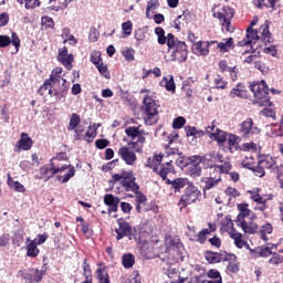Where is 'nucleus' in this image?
<instances>
[{"mask_svg": "<svg viewBox=\"0 0 283 283\" xmlns=\"http://www.w3.org/2000/svg\"><path fill=\"white\" fill-rule=\"evenodd\" d=\"M270 264H273L274 266H279V264L283 263V255L274 253L272 258L269 260Z\"/></svg>", "mask_w": 283, "mask_h": 283, "instance_id": "52", "label": "nucleus"}, {"mask_svg": "<svg viewBox=\"0 0 283 283\" xmlns=\"http://www.w3.org/2000/svg\"><path fill=\"white\" fill-rule=\"evenodd\" d=\"M96 67L99 74H102V76H104L105 78H111L109 71L107 70V65L101 63V64H97Z\"/></svg>", "mask_w": 283, "mask_h": 283, "instance_id": "55", "label": "nucleus"}, {"mask_svg": "<svg viewBox=\"0 0 283 283\" xmlns=\"http://www.w3.org/2000/svg\"><path fill=\"white\" fill-rule=\"evenodd\" d=\"M218 41H198L192 45L193 54L197 56H208L209 48L216 45Z\"/></svg>", "mask_w": 283, "mask_h": 283, "instance_id": "17", "label": "nucleus"}, {"mask_svg": "<svg viewBox=\"0 0 283 283\" xmlns=\"http://www.w3.org/2000/svg\"><path fill=\"white\" fill-rule=\"evenodd\" d=\"M126 136L132 139L128 143V147L124 146L119 148L118 156L126 163V165L134 167L138 160L137 154H142L143 147H145V130H140L138 127H127L125 129ZM134 149L136 153H134Z\"/></svg>", "mask_w": 283, "mask_h": 283, "instance_id": "1", "label": "nucleus"}, {"mask_svg": "<svg viewBox=\"0 0 283 283\" xmlns=\"http://www.w3.org/2000/svg\"><path fill=\"white\" fill-rule=\"evenodd\" d=\"M206 175L208 177H202L200 180L202 191H211V189L218 187V184L222 182V178L219 175H213V172Z\"/></svg>", "mask_w": 283, "mask_h": 283, "instance_id": "16", "label": "nucleus"}, {"mask_svg": "<svg viewBox=\"0 0 283 283\" xmlns=\"http://www.w3.org/2000/svg\"><path fill=\"white\" fill-rule=\"evenodd\" d=\"M158 8H160V2L158 0L148 1L147 7H146V17H147V19H151V15H149V12H151L154 10H158Z\"/></svg>", "mask_w": 283, "mask_h": 283, "instance_id": "44", "label": "nucleus"}, {"mask_svg": "<svg viewBox=\"0 0 283 283\" xmlns=\"http://www.w3.org/2000/svg\"><path fill=\"white\" fill-rule=\"evenodd\" d=\"M118 227L115 228V233H117V240H123V238L132 235V227H129V223L125 222L123 219L117 220Z\"/></svg>", "mask_w": 283, "mask_h": 283, "instance_id": "18", "label": "nucleus"}, {"mask_svg": "<svg viewBox=\"0 0 283 283\" xmlns=\"http://www.w3.org/2000/svg\"><path fill=\"white\" fill-rule=\"evenodd\" d=\"M251 195V200L253 202H256V206L254 207L255 211H264L266 209V202H269V199H264V197L260 196L258 192L249 191Z\"/></svg>", "mask_w": 283, "mask_h": 283, "instance_id": "26", "label": "nucleus"}, {"mask_svg": "<svg viewBox=\"0 0 283 283\" xmlns=\"http://www.w3.org/2000/svg\"><path fill=\"white\" fill-rule=\"evenodd\" d=\"M226 262H229L227 269L228 271H230L231 273H238V271H240V266L237 264L238 262V256H235V259L233 261L231 260H226Z\"/></svg>", "mask_w": 283, "mask_h": 283, "instance_id": "48", "label": "nucleus"}, {"mask_svg": "<svg viewBox=\"0 0 283 283\" xmlns=\"http://www.w3.org/2000/svg\"><path fill=\"white\" fill-rule=\"evenodd\" d=\"M142 112L144 114V120L146 125H155L158 116V106L154 98L146 96L143 101Z\"/></svg>", "mask_w": 283, "mask_h": 283, "instance_id": "9", "label": "nucleus"}, {"mask_svg": "<svg viewBox=\"0 0 283 283\" xmlns=\"http://www.w3.org/2000/svg\"><path fill=\"white\" fill-rule=\"evenodd\" d=\"M61 63H63V65H65V67H70L72 66V61H74V55L69 54L62 59H60Z\"/></svg>", "mask_w": 283, "mask_h": 283, "instance_id": "60", "label": "nucleus"}, {"mask_svg": "<svg viewBox=\"0 0 283 283\" xmlns=\"http://www.w3.org/2000/svg\"><path fill=\"white\" fill-rule=\"evenodd\" d=\"M171 163H172V160L167 161L163 165L159 164V167L155 171V174H158V176H160V178L163 180H165L166 182H167V180H169V178H167V175L168 174H174V171H175L174 165Z\"/></svg>", "mask_w": 283, "mask_h": 283, "instance_id": "22", "label": "nucleus"}, {"mask_svg": "<svg viewBox=\"0 0 283 283\" xmlns=\"http://www.w3.org/2000/svg\"><path fill=\"white\" fill-rule=\"evenodd\" d=\"M102 61H103V59H101V52L93 51L91 53V63H93V65H95V67L101 65V63H103Z\"/></svg>", "mask_w": 283, "mask_h": 283, "instance_id": "47", "label": "nucleus"}, {"mask_svg": "<svg viewBox=\"0 0 283 283\" xmlns=\"http://www.w3.org/2000/svg\"><path fill=\"white\" fill-rule=\"evenodd\" d=\"M51 78L53 81V93L52 96H55L56 101H63L67 96V80L63 78V69L56 67L51 72Z\"/></svg>", "mask_w": 283, "mask_h": 283, "instance_id": "6", "label": "nucleus"}, {"mask_svg": "<svg viewBox=\"0 0 283 283\" xmlns=\"http://www.w3.org/2000/svg\"><path fill=\"white\" fill-rule=\"evenodd\" d=\"M165 151H166L167 156H176V154H178L180 156V153H179L178 148L171 147L170 144H168L165 147Z\"/></svg>", "mask_w": 283, "mask_h": 283, "instance_id": "61", "label": "nucleus"}, {"mask_svg": "<svg viewBox=\"0 0 283 283\" xmlns=\"http://www.w3.org/2000/svg\"><path fill=\"white\" fill-rule=\"evenodd\" d=\"M134 54H136L134 49H127L123 51V56L126 59V61H134Z\"/></svg>", "mask_w": 283, "mask_h": 283, "instance_id": "62", "label": "nucleus"}, {"mask_svg": "<svg viewBox=\"0 0 283 283\" xmlns=\"http://www.w3.org/2000/svg\"><path fill=\"white\" fill-rule=\"evenodd\" d=\"M41 6L40 0H27V3L24 4V8L27 10H34V8H39Z\"/></svg>", "mask_w": 283, "mask_h": 283, "instance_id": "57", "label": "nucleus"}, {"mask_svg": "<svg viewBox=\"0 0 283 283\" xmlns=\"http://www.w3.org/2000/svg\"><path fill=\"white\" fill-rule=\"evenodd\" d=\"M122 264L124 269H132L134 264H136V259L134 258V254L126 253L122 256Z\"/></svg>", "mask_w": 283, "mask_h": 283, "instance_id": "38", "label": "nucleus"}, {"mask_svg": "<svg viewBox=\"0 0 283 283\" xmlns=\"http://www.w3.org/2000/svg\"><path fill=\"white\" fill-rule=\"evenodd\" d=\"M81 125V116L76 113H73L69 123V132H73V129L77 128Z\"/></svg>", "mask_w": 283, "mask_h": 283, "instance_id": "41", "label": "nucleus"}, {"mask_svg": "<svg viewBox=\"0 0 283 283\" xmlns=\"http://www.w3.org/2000/svg\"><path fill=\"white\" fill-rule=\"evenodd\" d=\"M262 130L255 126L252 118H247L240 125V134L242 138H253V136H258Z\"/></svg>", "mask_w": 283, "mask_h": 283, "instance_id": "13", "label": "nucleus"}, {"mask_svg": "<svg viewBox=\"0 0 283 283\" xmlns=\"http://www.w3.org/2000/svg\"><path fill=\"white\" fill-rule=\"evenodd\" d=\"M155 34L157 35V41L159 45H165V43H167V41L169 40V34L165 36V29H163L161 27H157L155 29Z\"/></svg>", "mask_w": 283, "mask_h": 283, "instance_id": "40", "label": "nucleus"}, {"mask_svg": "<svg viewBox=\"0 0 283 283\" xmlns=\"http://www.w3.org/2000/svg\"><path fill=\"white\" fill-rule=\"evenodd\" d=\"M168 52H170V61H178V63H185L187 56H189V51L187 50V44L174 35V33H168Z\"/></svg>", "mask_w": 283, "mask_h": 283, "instance_id": "5", "label": "nucleus"}, {"mask_svg": "<svg viewBox=\"0 0 283 283\" xmlns=\"http://www.w3.org/2000/svg\"><path fill=\"white\" fill-rule=\"evenodd\" d=\"M136 41H145V31L143 29H137L134 33Z\"/></svg>", "mask_w": 283, "mask_h": 283, "instance_id": "64", "label": "nucleus"}, {"mask_svg": "<svg viewBox=\"0 0 283 283\" xmlns=\"http://www.w3.org/2000/svg\"><path fill=\"white\" fill-rule=\"evenodd\" d=\"M31 275L35 274V277H30L33 282H41V279L43 277V271L39 270H30Z\"/></svg>", "mask_w": 283, "mask_h": 283, "instance_id": "59", "label": "nucleus"}, {"mask_svg": "<svg viewBox=\"0 0 283 283\" xmlns=\"http://www.w3.org/2000/svg\"><path fill=\"white\" fill-rule=\"evenodd\" d=\"M271 233H273V226L271 223H265L260 227L259 238L264 242H269V235H271Z\"/></svg>", "mask_w": 283, "mask_h": 283, "instance_id": "31", "label": "nucleus"}, {"mask_svg": "<svg viewBox=\"0 0 283 283\" xmlns=\"http://www.w3.org/2000/svg\"><path fill=\"white\" fill-rule=\"evenodd\" d=\"M230 238H232V240H234V244L237 247V249H249V243H247V241L242 240V233L240 232H233Z\"/></svg>", "mask_w": 283, "mask_h": 283, "instance_id": "36", "label": "nucleus"}, {"mask_svg": "<svg viewBox=\"0 0 283 283\" xmlns=\"http://www.w3.org/2000/svg\"><path fill=\"white\" fill-rule=\"evenodd\" d=\"M168 262L167 264H170L166 270V275H168V277H174V275H178V270H176V268L171 266V262H174V256H168Z\"/></svg>", "mask_w": 283, "mask_h": 283, "instance_id": "46", "label": "nucleus"}, {"mask_svg": "<svg viewBox=\"0 0 283 283\" xmlns=\"http://www.w3.org/2000/svg\"><path fill=\"white\" fill-rule=\"evenodd\" d=\"M104 202L108 207L109 213H112V211L116 213V211H118L120 199L114 195L108 193L104 196Z\"/></svg>", "mask_w": 283, "mask_h": 283, "instance_id": "25", "label": "nucleus"}, {"mask_svg": "<svg viewBox=\"0 0 283 283\" xmlns=\"http://www.w3.org/2000/svg\"><path fill=\"white\" fill-rule=\"evenodd\" d=\"M200 198H202V192L198 190V187L188 185L179 201L180 211H182V207L200 201Z\"/></svg>", "mask_w": 283, "mask_h": 283, "instance_id": "10", "label": "nucleus"}, {"mask_svg": "<svg viewBox=\"0 0 283 283\" xmlns=\"http://www.w3.org/2000/svg\"><path fill=\"white\" fill-rule=\"evenodd\" d=\"M218 65H219L220 72H222V74H224V73H227V72H230L231 69H232L231 66H229V65L227 64V61H226V60H221Z\"/></svg>", "mask_w": 283, "mask_h": 283, "instance_id": "63", "label": "nucleus"}, {"mask_svg": "<svg viewBox=\"0 0 283 283\" xmlns=\"http://www.w3.org/2000/svg\"><path fill=\"white\" fill-rule=\"evenodd\" d=\"M113 182H120L122 187L125 188V191H139L140 186L136 184V177L134 176V171H123L122 174H114L112 176Z\"/></svg>", "mask_w": 283, "mask_h": 283, "instance_id": "8", "label": "nucleus"}, {"mask_svg": "<svg viewBox=\"0 0 283 283\" xmlns=\"http://www.w3.org/2000/svg\"><path fill=\"white\" fill-rule=\"evenodd\" d=\"M166 247L167 255H178V251L182 248V243H180V239L178 238H168L166 239Z\"/></svg>", "mask_w": 283, "mask_h": 283, "instance_id": "20", "label": "nucleus"}, {"mask_svg": "<svg viewBox=\"0 0 283 283\" xmlns=\"http://www.w3.org/2000/svg\"><path fill=\"white\" fill-rule=\"evenodd\" d=\"M53 88H54V80H52V75H50V78L46 80L43 83V85L39 88L38 94H40V96H45V93L48 92V94L52 96Z\"/></svg>", "mask_w": 283, "mask_h": 283, "instance_id": "30", "label": "nucleus"}, {"mask_svg": "<svg viewBox=\"0 0 283 283\" xmlns=\"http://www.w3.org/2000/svg\"><path fill=\"white\" fill-rule=\"evenodd\" d=\"M7 182L10 189H13V191H18L19 193H25V186L19 181H14V179H12V176H10V174H8Z\"/></svg>", "mask_w": 283, "mask_h": 283, "instance_id": "33", "label": "nucleus"}, {"mask_svg": "<svg viewBox=\"0 0 283 283\" xmlns=\"http://www.w3.org/2000/svg\"><path fill=\"white\" fill-rule=\"evenodd\" d=\"M135 196L137 202L136 210L140 212V209H143V207H145V202H147V197L138 190L135 192Z\"/></svg>", "mask_w": 283, "mask_h": 283, "instance_id": "43", "label": "nucleus"}, {"mask_svg": "<svg viewBox=\"0 0 283 283\" xmlns=\"http://www.w3.org/2000/svg\"><path fill=\"white\" fill-rule=\"evenodd\" d=\"M186 123H187V119H185V117H182V116H179L174 119L172 127H174V129H182V127H185Z\"/></svg>", "mask_w": 283, "mask_h": 283, "instance_id": "49", "label": "nucleus"}, {"mask_svg": "<svg viewBox=\"0 0 283 283\" xmlns=\"http://www.w3.org/2000/svg\"><path fill=\"white\" fill-rule=\"evenodd\" d=\"M95 273H96V279L98 283H109V276L107 274V271H105V269L98 268Z\"/></svg>", "mask_w": 283, "mask_h": 283, "instance_id": "42", "label": "nucleus"}, {"mask_svg": "<svg viewBox=\"0 0 283 283\" xmlns=\"http://www.w3.org/2000/svg\"><path fill=\"white\" fill-rule=\"evenodd\" d=\"M67 174L64 176H57V180L62 182V185H65V182H70L74 176H76V169H74V166L72 165H63L60 166L57 163L50 161L48 166H43L40 168L41 176H45L46 180H50V178H53L56 176V174H63V171L67 170Z\"/></svg>", "mask_w": 283, "mask_h": 283, "instance_id": "3", "label": "nucleus"}, {"mask_svg": "<svg viewBox=\"0 0 283 283\" xmlns=\"http://www.w3.org/2000/svg\"><path fill=\"white\" fill-rule=\"evenodd\" d=\"M11 38L8 35H0V48H8L10 43L14 45L17 52H19V48H21V39H19V35L17 33L12 32Z\"/></svg>", "mask_w": 283, "mask_h": 283, "instance_id": "19", "label": "nucleus"}, {"mask_svg": "<svg viewBox=\"0 0 283 283\" xmlns=\"http://www.w3.org/2000/svg\"><path fill=\"white\" fill-rule=\"evenodd\" d=\"M231 164L229 163H224L223 165H217V170H218V176H220V174H229V171H231Z\"/></svg>", "mask_w": 283, "mask_h": 283, "instance_id": "54", "label": "nucleus"}, {"mask_svg": "<svg viewBox=\"0 0 283 283\" xmlns=\"http://www.w3.org/2000/svg\"><path fill=\"white\" fill-rule=\"evenodd\" d=\"M159 85L160 87H165L167 92L176 94V82H174L172 75H169V77L164 76L163 80L159 82Z\"/></svg>", "mask_w": 283, "mask_h": 283, "instance_id": "29", "label": "nucleus"}, {"mask_svg": "<svg viewBox=\"0 0 283 283\" xmlns=\"http://www.w3.org/2000/svg\"><path fill=\"white\" fill-rule=\"evenodd\" d=\"M189 163H199L203 165L206 174L218 175V163H222V155L216 151H210L203 156L193 155L188 158Z\"/></svg>", "mask_w": 283, "mask_h": 283, "instance_id": "4", "label": "nucleus"}, {"mask_svg": "<svg viewBox=\"0 0 283 283\" xmlns=\"http://www.w3.org/2000/svg\"><path fill=\"white\" fill-rule=\"evenodd\" d=\"M189 10L182 11V14L178 15L177 19L174 21V28L180 32L182 28H187L189 25Z\"/></svg>", "mask_w": 283, "mask_h": 283, "instance_id": "23", "label": "nucleus"}, {"mask_svg": "<svg viewBox=\"0 0 283 283\" xmlns=\"http://www.w3.org/2000/svg\"><path fill=\"white\" fill-rule=\"evenodd\" d=\"M250 90L254 94L255 103L261 107H271L272 103L269 98V86L264 80L251 84Z\"/></svg>", "mask_w": 283, "mask_h": 283, "instance_id": "7", "label": "nucleus"}, {"mask_svg": "<svg viewBox=\"0 0 283 283\" xmlns=\"http://www.w3.org/2000/svg\"><path fill=\"white\" fill-rule=\"evenodd\" d=\"M205 258L209 264H218L220 262H227V260H235V254H230L227 252H213V251H206Z\"/></svg>", "mask_w": 283, "mask_h": 283, "instance_id": "14", "label": "nucleus"}, {"mask_svg": "<svg viewBox=\"0 0 283 283\" xmlns=\"http://www.w3.org/2000/svg\"><path fill=\"white\" fill-rule=\"evenodd\" d=\"M18 147L23 151L32 149V138L28 137V134L22 133V138L18 142Z\"/></svg>", "mask_w": 283, "mask_h": 283, "instance_id": "34", "label": "nucleus"}, {"mask_svg": "<svg viewBox=\"0 0 283 283\" xmlns=\"http://www.w3.org/2000/svg\"><path fill=\"white\" fill-rule=\"evenodd\" d=\"M160 163H163V155H154L153 157L147 158L145 167L153 169L156 174V171H158V167H160Z\"/></svg>", "mask_w": 283, "mask_h": 283, "instance_id": "28", "label": "nucleus"}, {"mask_svg": "<svg viewBox=\"0 0 283 283\" xmlns=\"http://www.w3.org/2000/svg\"><path fill=\"white\" fill-rule=\"evenodd\" d=\"M214 45L220 52H229L233 48V38L223 39L222 42H217Z\"/></svg>", "mask_w": 283, "mask_h": 283, "instance_id": "35", "label": "nucleus"}, {"mask_svg": "<svg viewBox=\"0 0 283 283\" xmlns=\"http://www.w3.org/2000/svg\"><path fill=\"white\" fill-rule=\"evenodd\" d=\"M214 85L216 90H227L228 83L223 81L220 75H217V77L214 78Z\"/></svg>", "mask_w": 283, "mask_h": 283, "instance_id": "53", "label": "nucleus"}, {"mask_svg": "<svg viewBox=\"0 0 283 283\" xmlns=\"http://www.w3.org/2000/svg\"><path fill=\"white\" fill-rule=\"evenodd\" d=\"M258 164L263 169H270L272 174H280V166H277L275 158L273 157H264L263 159H260Z\"/></svg>", "mask_w": 283, "mask_h": 283, "instance_id": "21", "label": "nucleus"}, {"mask_svg": "<svg viewBox=\"0 0 283 283\" xmlns=\"http://www.w3.org/2000/svg\"><path fill=\"white\" fill-rule=\"evenodd\" d=\"M98 127H101V124H93L88 126V130L86 132L87 143H94V138L98 136Z\"/></svg>", "mask_w": 283, "mask_h": 283, "instance_id": "37", "label": "nucleus"}, {"mask_svg": "<svg viewBox=\"0 0 283 283\" xmlns=\"http://www.w3.org/2000/svg\"><path fill=\"white\" fill-rule=\"evenodd\" d=\"M95 147L97 149H105L106 147H109V140H107V139H97V140H95Z\"/></svg>", "mask_w": 283, "mask_h": 283, "instance_id": "58", "label": "nucleus"}, {"mask_svg": "<svg viewBox=\"0 0 283 283\" xmlns=\"http://www.w3.org/2000/svg\"><path fill=\"white\" fill-rule=\"evenodd\" d=\"M133 28H134V24L129 20L122 23V30L125 36H129L132 34Z\"/></svg>", "mask_w": 283, "mask_h": 283, "instance_id": "50", "label": "nucleus"}, {"mask_svg": "<svg viewBox=\"0 0 283 283\" xmlns=\"http://www.w3.org/2000/svg\"><path fill=\"white\" fill-rule=\"evenodd\" d=\"M186 172L190 178H200L202 176V167L200 163H191L187 166Z\"/></svg>", "mask_w": 283, "mask_h": 283, "instance_id": "27", "label": "nucleus"}, {"mask_svg": "<svg viewBox=\"0 0 283 283\" xmlns=\"http://www.w3.org/2000/svg\"><path fill=\"white\" fill-rule=\"evenodd\" d=\"M234 14L235 11H233L231 7H224L222 11L213 13V17L219 19L222 27L226 28L227 32H233V28H231V19H233Z\"/></svg>", "mask_w": 283, "mask_h": 283, "instance_id": "12", "label": "nucleus"}, {"mask_svg": "<svg viewBox=\"0 0 283 283\" xmlns=\"http://www.w3.org/2000/svg\"><path fill=\"white\" fill-rule=\"evenodd\" d=\"M28 255L29 258H36V255H39V249L36 248V243L32 242L28 245Z\"/></svg>", "mask_w": 283, "mask_h": 283, "instance_id": "51", "label": "nucleus"}, {"mask_svg": "<svg viewBox=\"0 0 283 283\" xmlns=\"http://www.w3.org/2000/svg\"><path fill=\"white\" fill-rule=\"evenodd\" d=\"M224 143L228 145L231 154H233V151H238V136L230 134Z\"/></svg>", "mask_w": 283, "mask_h": 283, "instance_id": "39", "label": "nucleus"}, {"mask_svg": "<svg viewBox=\"0 0 283 283\" xmlns=\"http://www.w3.org/2000/svg\"><path fill=\"white\" fill-rule=\"evenodd\" d=\"M208 277L216 281H208V283H222V276H220V272L218 270H209L208 271Z\"/></svg>", "mask_w": 283, "mask_h": 283, "instance_id": "45", "label": "nucleus"}, {"mask_svg": "<svg viewBox=\"0 0 283 283\" xmlns=\"http://www.w3.org/2000/svg\"><path fill=\"white\" fill-rule=\"evenodd\" d=\"M166 185H171L174 188L175 193H179L181 189H185V187H189V179L187 178H176L174 180L166 179Z\"/></svg>", "mask_w": 283, "mask_h": 283, "instance_id": "24", "label": "nucleus"}, {"mask_svg": "<svg viewBox=\"0 0 283 283\" xmlns=\"http://www.w3.org/2000/svg\"><path fill=\"white\" fill-rule=\"evenodd\" d=\"M253 220H255L253 213H239L237 217V224L238 227H241L244 233H258V226Z\"/></svg>", "mask_w": 283, "mask_h": 283, "instance_id": "11", "label": "nucleus"}, {"mask_svg": "<svg viewBox=\"0 0 283 283\" xmlns=\"http://www.w3.org/2000/svg\"><path fill=\"white\" fill-rule=\"evenodd\" d=\"M270 25L271 22L266 20L264 24L260 27L259 31H255L253 30V28L248 27L245 38L238 42L239 48L250 45L252 52H255V50H258V48H255V43H258L260 39L265 45L268 43H273V36L271 35V31H269Z\"/></svg>", "mask_w": 283, "mask_h": 283, "instance_id": "2", "label": "nucleus"}, {"mask_svg": "<svg viewBox=\"0 0 283 283\" xmlns=\"http://www.w3.org/2000/svg\"><path fill=\"white\" fill-rule=\"evenodd\" d=\"M211 231H209L208 229L201 230L198 234V242H200V244H205V242H207V235H209Z\"/></svg>", "mask_w": 283, "mask_h": 283, "instance_id": "56", "label": "nucleus"}, {"mask_svg": "<svg viewBox=\"0 0 283 283\" xmlns=\"http://www.w3.org/2000/svg\"><path fill=\"white\" fill-rule=\"evenodd\" d=\"M206 132L209 138H214L219 145H224V143H227V138L230 136L229 133L220 130V128L216 127L213 124L206 127Z\"/></svg>", "mask_w": 283, "mask_h": 283, "instance_id": "15", "label": "nucleus"}, {"mask_svg": "<svg viewBox=\"0 0 283 283\" xmlns=\"http://www.w3.org/2000/svg\"><path fill=\"white\" fill-rule=\"evenodd\" d=\"M229 96L230 98H235V96L238 98H244V96H247L245 86L242 83H239L231 90Z\"/></svg>", "mask_w": 283, "mask_h": 283, "instance_id": "32", "label": "nucleus"}]
</instances>
